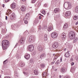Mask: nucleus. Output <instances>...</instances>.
<instances>
[{
  "instance_id": "9",
  "label": "nucleus",
  "mask_w": 78,
  "mask_h": 78,
  "mask_svg": "<svg viewBox=\"0 0 78 78\" xmlns=\"http://www.w3.org/2000/svg\"><path fill=\"white\" fill-rule=\"evenodd\" d=\"M15 14L14 13H13L10 16V19L11 20H13L14 19V18H15Z\"/></svg>"
},
{
  "instance_id": "54",
  "label": "nucleus",
  "mask_w": 78,
  "mask_h": 78,
  "mask_svg": "<svg viewBox=\"0 0 78 78\" xmlns=\"http://www.w3.org/2000/svg\"><path fill=\"white\" fill-rule=\"evenodd\" d=\"M60 62H62V58H60Z\"/></svg>"
},
{
  "instance_id": "64",
  "label": "nucleus",
  "mask_w": 78,
  "mask_h": 78,
  "mask_svg": "<svg viewBox=\"0 0 78 78\" xmlns=\"http://www.w3.org/2000/svg\"><path fill=\"white\" fill-rule=\"evenodd\" d=\"M59 78H61V76H60L59 77Z\"/></svg>"
},
{
  "instance_id": "63",
  "label": "nucleus",
  "mask_w": 78,
  "mask_h": 78,
  "mask_svg": "<svg viewBox=\"0 0 78 78\" xmlns=\"http://www.w3.org/2000/svg\"><path fill=\"white\" fill-rule=\"evenodd\" d=\"M64 51H66V48H65L64 49Z\"/></svg>"
},
{
  "instance_id": "27",
  "label": "nucleus",
  "mask_w": 78,
  "mask_h": 78,
  "mask_svg": "<svg viewBox=\"0 0 78 78\" xmlns=\"http://www.w3.org/2000/svg\"><path fill=\"white\" fill-rule=\"evenodd\" d=\"M29 43H32L33 42V41L32 39H29Z\"/></svg>"
},
{
  "instance_id": "58",
  "label": "nucleus",
  "mask_w": 78,
  "mask_h": 78,
  "mask_svg": "<svg viewBox=\"0 0 78 78\" xmlns=\"http://www.w3.org/2000/svg\"><path fill=\"white\" fill-rule=\"evenodd\" d=\"M78 21L76 22V25H78Z\"/></svg>"
},
{
  "instance_id": "14",
  "label": "nucleus",
  "mask_w": 78,
  "mask_h": 78,
  "mask_svg": "<svg viewBox=\"0 0 78 78\" xmlns=\"http://www.w3.org/2000/svg\"><path fill=\"white\" fill-rule=\"evenodd\" d=\"M68 27V24L67 23H65L63 26V28L64 30H66V29H67V27Z\"/></svg>"
},
{
  "instance_id": "46",
  "label": "nucleus",
  "mask_w": 78,
  "mask_h": 78,
  "mask_svg": "<svg viewBox=\"0 0 78 78\" xmlns=\"http://www.w3.org/2000/svg\"><path fill=\"white\" fill-rule=\"evenodd\" d=\"M30 31H32V32H34V30H33L32 29H31L30 30Z\"/></svg>"
},
{
  "instance_id": "15",
  "label": "nucleus",
  "mask_w": 78,
  "mask_h": 78,
  "mask_svg": "<svg viewBox=\"0 0 78 78\" xmlns=\"http://www.w3.org/2000/svg\"><path fill=\"white\" fill-rule=\"evenodd\" d=\"M43 78H47V73L46 72L43 73L42 74Z\"/></svg>"
},
{
  "instance_id": "16",
  "label": "nucleus",
  "mask_w": 78,
  "mask_h": 78,
  "mask_svg": "<svg viewBox=\"0 0 78 78\" xmlns=\"http://www.w3.org/2000/svg\"><path fill=\"white\" fill-rule=\"evenodd\" d=\"M25 42V41L23 40L20 39L19 41V43H20L21 44H23V42Z\"/></svg>"
},
{
  "instance_id": "26",
  "label": "nucleus",
  "mask_w": 78,
  "mask_h": 78,
  "mask_svg": "<svg viewBox=\"0 0 78 78\" xmlns=\"http://www.w3.org/2000/svg\"><path fill=\"white\" fill-rule=\"evenodd\" d=\"M73 19L74 20H77L78 19V16H74Z\"/></svg>"
},
{
  "instance_id": "8",
  "label": "nucleus",
  "mask_w": 78,
  "mask_h": 78,
  "mask_svg": "<svg viewBox=\"0 0 78 78\" xmlns=\"http://www.w3.org/2000/svg\"><path fill=\"white\" fill-rule=\"evenodd\" d=\"M21 11H26V8L25 6L24 5L22 6L21 8Z\"/></svg>"
},
{
  "instance_id": "34",
  "label": "nucleus",
  "mask_w": 78,
  "mask_h": 78,
  "mask_svg": "<svg viewBox=\"0 0 78 78\" xmlns=\"http://www.w3.org/2000/svg\"><path fill=\"white\" fill-rule=\"evenodd\" d=\"M42 13L43 14H45V11L44 10H43L42 12Z\"/></svg>"
},
{
  "instance_id": "35",
  "label": "nucleus",
  "mask_w": 78,
  "mask_h": 78,
  "mask_svg": "<svg viewBox=\"0 0 78 78\" xmlns=\"http://www.w3.org/2000/svg\"><path fill=\"white\" fill-rule=\"evenodd\" d=\"M36 1V0H32V2L33 3H35Z\"/></svg>"
},
{
  "instance_id": "12",
  "label": "nucleus",
  "mask_w": 78,
  "mask_h": 78,
  "mask_svg": "<svg viewBox=\"0 0 78 78\" xmlns=\"http://www.w3.org/2000/svg\"><path fill=\"white\" fill-rule=\"evenodd\" d=\"M71 13L70 12V11H67L65 14V15L66 16V17H68V16H69L70 15V14Z\"/></svg>"
},
{
  "instance_id": "31",
  "label": "nucleus",
  "mask_w": 78,
  "mask_h": 78,
  "mask_svg": "<svg viewBox=\"0 0 78 78\" xmlns=\"http://www.w3.org/2000/svg\"><path fill=\"white\" fill-rule=\"evenodd\" d=\"M64 78H70V76H67L64 77Z\"/></svg>"
},
{
  "instance_id": "50",
  "label": "nucleus",
  "mask_w": 78,
  "mask_h": 78,
  "mask_svg": "<svg viewBox=\"0 0 78 78\" xmlns=\"http://www.w3.org/2000/svg\"><path fill=\"white\" fill-rule=\"evenodd\" d=\"M47 5L46 4H45L44 5V6H45V7H47Z\"/></svg>"
},
{
  "instance_id": "42",
  "label": "nucleus",
  "mask_w": 78,
  "mask_h": 78,
  "mask_svg": "<svg viewBox=\"0 0 78 78\" xmlns=\"http://www.w3.org/2000/svg\"><path fill=\"white\" fill-rule=\"evenodd\" d=\"M35 54H36V52L35 51L32 53V55H35Z\"/></svg>"
},
{
  "instance_id": "13",
  "label": "nucleus",
  "mask_w": 78,
  "mask_h": 78,
  "mask_svg": "<svg viewBox=\"0 0 78 78\" xmlns=\"http://www.w3.org/2000/svg\"><path fill=\"white\" fill-rule=\"evenodd\" d=\"M46 56V55L45 54H43L40 55L41 59H44V58H45Z\"/></svg>"
},
{
  "instance_id": "45",
  "label": "nucleus",
  "mask_w": 78,
  "mask_h": 78,
  "mask_svg": "<svg viewBox=\"0 0 78 78\" xmlns=\"http://www.w3.org/2000/svg\"><path fill=\"white\" fill-rule=\"evenodd\" d=\"M9 37V36L8 35H7L5 37V39H8Z\"/></svg>"
},
{
  "instance_id": "18",
  "label": "nucleus",
  "mask_w": 78,
  "mask_h": 78,
  "mask_svg": "<svg viewBox=\"0 0 78 78\" xmlns=\"http://www.w3.org/2000/svg\"><path fill=\"white\" fill-rule=\"evenodd\" d=\"M26 59H29L30 58V55L29 54H27L25 56Z\"/></svg>"
},
{
  "instance_id": "28",
  "label": "nucleus",
  "mask_w": 78,
  "mask_h": 78,
  "mask_svg": "<svg viewBox=\"0 0 78 78\" xmlns=\"http://www.w3.org/2000/svg\"><path fill=\"white\" fill-rule=\"evenodd\" d=\"M40 66L41 68H44L45 67V65L44 64H41L40 65Z\"/></svg>"
},
{
  "instance_id": "5",
  "label": "nucleus",
  "mask_w": 78,
  "mask_h": 78,
  "mask_svg": "<svg viewBox=\"0 0 78 78\" xmlns=\"http://www.w3.org/2000/svg\"><path fill=\"white\" fill-rule=\"evenodd\" d=\"M51 36L52 38H56L58 37V34L56 32H53L51 33Z\"/></svg>"
},
{
  "instance_id": "19",
  "label": "nucleus",
  "mask_w": 78,
  "mask_h": 78,
  "mask_svg": "<svg viewBox=\"0 0 78 78\" xmlns=\"http://www.w3.org/2000/svg\"><path fill=\"white\" fill-rule=\"evenodd\" d=\"M69 51H68L67 53H66L65 54V56L66 58H68L69 57V56H70V54L69 53Z\"/></svg>"
},
{
  "instance_id": "43",
  "label": "nucleus",
  "mask_w": 78,
  "mask_h": 78,
  "mask_svg": "<svg viewBox=\"0 0 78 78\" xmlns=\"http://www.w3.org/2000/svg\"><path fill=\"white\" fill-rule=\"evenodd\" d=\"M19 23H20V24H21L22 23V21H20L19 22Z\"/></svg>"
},
{
  "instance_id": "25",
  "label": "nucleus",
  "mask_w": 78,
  "mask_h": 78,
  "mask_svg": "<svg viewBox=\"0 0 78 78\" xmlns=\"http://www.w3.org/2000/svg\"><path fill=\"white\" fill-rule=\"evenodd\" d=\"M20 66L21 67H24L25 66V63L21 62V63Z\"/></svg>"
},
{
  "instance_id": "49",
  "label": "nucleus",
  "mask_w": 78,
  "mask_h": 78,
  "mask_svg": "<svg viewBox=\"0 0 78 78\" xmlns=\"http://www.w3.org/2000/svg\"><path fill=\"white\" fill-rule=\"evenodd\" d=\"M71 66H73L74 65V62H72L71 64Z\"/></svg>"
},
{
  "instance_id": "44",
  "label": "nucleus",
  "mask_w": 78,
  "mask_h": 78,
  "mask_svg": "<svg viewBox=\"0 0 78 78\" xmlns=\"http://www.w3.org/2000/svg\"><path fill=\"white\" fill-rule=\"evenodd\" d=\"M73 61V58H71L70 59V61H71V62H72Z\"/></svg>"
},
{
  "instance_id": "6",
  "label": "nucleus",
  "mask_w": 78,
  "mask_h": 78,
  "mask_svg": "<svg viewBox=\"0 0 78 78\" xmlns=\"http://www.w3.org/2000/svg\"><path fill=\"white\" fill-rule=\"evenodd\" d=\"M52 47L54 48H58V42H54L53 45Z\"/></svg>"
},
{
  "instance_id": "32",
  "label": "nucleus",
  "mask_w": 78,
  "mask_h": 78,
  "mask_svg": "<svg viewBox=\"0 0 78 78\" xmlns=\"http://www.w3.org/2000/svg\"><path fill=\"white\" fill-rule=\"evenodd\" d=\"M28 17H27L26 16L23 19L24 20H27V19H28Z\"/></svg>"
},
{
  "instance_id": "53",
  "label": "nucleus",
  "mask_w": 78,
  "mask_h": 78,
  "mask_svg": "<svg viewBox=\"0 0 78 78\" xmlns=\"http://www.w3.org/2000/svg\"><path fill=\"white\" fill-rule=\"evenodd\" d=\"M9 1V0H5V2H8Z\"/></svg>"
},
{
  "instance_id": "11",
  "label": "nucleus",
  "mask_w": 78,
  "mask_h": 78,
  "mask_svg": "<svg viewBox=\"0 0 78 78\" xmlns=\"http://www.w3.org/2000/svg\"><path fill=\"white\" fill-rule=\"evenodd\" d=\"M11 8H12V9H14L15 8H16V4L15 3H13L11 5H10Z\"/></svg>"
},
{
  "instance_id": "57",
  "label": "nucleus",
  "mask_w": 78,
  "mask_h": 78,
  "mask_svg": "<svg viewBox=\"0 0 78 78\" xmlns=\"http://www.w3.org/2000/svg\"><path fill=\"white\" fill-rule=\"evenodd\" d=\"M16 56H17V58H18V57H19V55H16Z\"/></svg>"
},
{
  "instance_id": "48",
  "label": "nucleus",
  "mask_w": 78,
  "mask_h": 78,
  "mask_svg": "<svg viewBox=\"0 0 78 78\" xmlns=\"http://www.w3.org/2000/svg\"><path fill=\"white\" fill-rule=\"evenodd\" d=\"M38 27L39 28V29L40 30H41V27L40 26H38Z\"/></svg>"
},
{
  "instance_id": "2",
  "label": "nucleus",
  "mask_w": 78,
  "mask_h": 78,
  "mask_svg": "<svg viewBox=\"0 0 78 78\" xmlns=\"http://www.w3.org/2000/svg\"><path fill=\"white\" fill-rule=\"evenodd\" d=\"M64 5L66 9H71V8H72V5H71L70 3L69 2H65Z\"/></svg>"
},
{
  "instance_id": "10",
  "label": "nucleus",
  "mask_w": 78,
  "mask_h": 78,
  "mask_svg": "<svg viewBox=\"0 0 78 78\" xmlns=\"http://www.w3.org/2000/svg\"><path fill=\"white\" fill-rule=\"evenodd\" d=\"M38 50L40 51H42L43 50V48H42V47L41 46L39 45L38 47Z\"/></svg>"
},
{
  "instance_id": "30",
  "label": "nucleus",
  "mask_w": 78,
  "mask_h": 78,
  "mask_svg": "<svg viewBox=\"0 0 78 78\" xmlns=\"http://www.w3.org/2000/svg\"><path fill=\"white\" fill-rule=\"evenodd\" d=\"M44 39H47V34H45L44 35Z\"/></svg>"
},
{
  "instance_id": "62",
  "label": "nucleus",
  "mask_w": 78,
  "mask_h": 78,
  "mask_svg": "<svg viewBox=\"0 0 78 78\" xmlns=\"http://www.w3.org/2000/svg\"><path fill=\"white\" fill-rule=\"evenodd\" d=\"M1 26H2V23H0V27H1Z\"/></svg>"
},
{
  "instance_id": "56",
  "label": "nucleus",
  "mask_w": 78,
  "mask_h": 78,
  "mask_svg": "<svg viewBox=\"0 0 78 78\" xmlns=\"http://www.w3.org/2000/svg\"><path fill=\"white\" fill-rule=\"evenodd\" d=\"M31 8H32V7H30V10H32V9Z\"/></svg>"
},
{
  "instance_id": "38",
  "label": "nucleus",
  "mask_w": 78,
  "mask_h": 78,
  "mask_svg": "<svg viewBox=\"0 0 78 78\" xmlns=\"http://www.w3.org/2000/svg\"><path fill=\"white\" fill-rule=\"evenodd\" d=\"M26 16L28 17L30 16V14L29 13H27L26 14Z\"/></svg>"
},
{
  "instance_id": "41",
  "label": "nucleus",
  "mask_w": 78,
  "mask_h": 78,
  "mask_svg": "<svg viewBox=\"0 0 78 78\" xmlns=\"http://www.w3.org/2000/svg\"><path fill=\"white\" fill-rule=\"evenodd\" d=\"M2 32L3 33H6V32L5 31V30H4V29H2Z\"/></svg>"
},
{
  "instance_id": "29",
  "label": "nucleus",
  "mask_w": 78,
  "mask_h": 78,
  "mask_svg": "<svg viewBox=\"0 0 78 78\" xmlns=\"http://www.w3.org/2000/svg\"><path fill=\"white\" fill-rule=\"evenodd\" d=\"M8 13H9V14H11V12H12V11H11V10L10 9H9L8 11Z\"/></svg>"
},
{
  "instance_id": "47",
  "label": "nucleus",
  "mask_w": 78,
  "mask_h": 78,
  "mask_svg": "<svg viewBox=\"0 0 78 78\" xmlns=\"http://www.w3.org/2000/svg\"><path fill=\"white\" fill-rule=\"evenodd\" d=\"M29 39H33V38H32V36H30V37Z\"/></svg>"
},
{
  "instance_id": "21",
  "label": "nucleus",
  "mask_w": 78,
  "mask_h": 78,
  "mask_svg": "<svg viewBox=\"0 0 78 78\" xmlns=\"http://www.w3.org/2000/svg\"><path fill=\"white\" fill-rule=\"evenodd\" d=\"M53 29V28L51 27H50L48 28V31H50L51 30Z\"/></svg>"
},
{
  "instance_id": "23",
  "label": "nucleus",
  "mask_w": 78,
  "mask_h": 78,
  "mask_svg": "<svg viewBox=\"0 0 78 78\" xmlns=\"http://www.w3.org/2000/svg\"><path fill=\"white\" fill-rule=\"evenodd\" d=\"M61 71L62 73H64V71H65V69H64V68H62L61 69Z\"/></svg>"
},
{
  "instance_id": "37",
  "label": "nucleus",
  "mask_w": 78,
  "mask_h": 78,
  "mask_svg": "<svg viewBox=\"0 0 78 78\" xmlns=\"http://www.w3.org/2000/svg\"><path fill=\"white\" fill-rule=\"evenodd\" d=\"M57 58H58V57L56 55H55L54 57V60H55V59H57Z\"/></svg>"
},
{
  "instance_id": "17",
  "label": "nucleus",
  "mask_w": 78,
  "mask_h": 78,
  "mask_svg": "<svg viewBox=\"0 0 78 78\" xmlns=\"http://www.w3.org/2000/svg\"><path fill=\"white\" fill-rule=\"evenodd\" d=\"M59 11V9L58 8H56L54 10V12L55 13H56L57 12H58Z\"/></svg>"
},
{
  "instance_id": "36",
  "label": "nucleus",
  "mask_w": 78,
  "mask_h": 78,
  "mask_svg": "<svg viewBox=\"0 0 78 78\" xmlns=\"http://www.w3.org/2000/svg\"><path fill=\"white\" fill-rule=\"evenodd\" d=\"M24 20V23L25 24H27L28 23V21L26 20Z\"/></svg>"
},
{
  "instance_id": "51",
  "label": "nucleus",
  "mask_w": 78,
  "mask_h": 78,
  "mask_svg": "<svg viewBox=\"0 0 78 78\" xmlns=\"http://www.w3.org/2000/svg\"><path fill=\"white\" fill-rule=\"evenodd\" d=\"M22 39H25V37H22Z\"/></svg>"
},
{
  "instance_id": "7",
  "label": "nucleus",
  "mask_w": 78,
  "mask_h": 78,
  "mask_svg": "<svg viewBox=\"0 0 78 78\" xmlns=\"http://www.w3.org/2000/svg\"><path fill=\"white\" fill-rule=\"evenodd\" d=\"M61 37L62 39H66V34L65 33H63L61 35Z\"/></svg>"
},
{
  "instance_id": "59",
  "label": "nucleus",
  "mask_w": 78,
  "mask_h": 78,
  "mask_svg": "<svg viewBox=\"0 0 78 78\" xmlns=\"http://www.w3.org/2000/svg\"><path fill=\"white\" fill-rule=\"evenodd\" d=\"M2 7H3V8H4V7H5V5L4 4H3Z\"/></svg>"
},
{
  "instance_id": "52",
  "label": "nucleus",
  "mask_w": 78,
  "mask_h": 78,
  "mask_svg": "<svg viewBox=\"0 0 78 78\" xmlns=\"http://www.w3.org/2000/svg\"><path fill=\"white\" fill-rule=\"evenodd\" d=\"M23 73L24 74L25 76H27V75H26L25 72H23Z\"/></svg>"
},
{
  "instance_id": "1",
  "label": "nucleus",
  "mask_w": 78,
  "mask_h": 78,
  "mask_svg": "<svg viewBox=\"0 0 78 78\" xmlns=\"http://www.w3.org/2000/svg\"><path fill=\"white\" fill-rule=\"evenodd\" d=\"M9 44V42L6 40L3 41L2 43V46L3 50H6L8 45Z\"/></svg>"
},
{
  "instance_id": "60",
  "label": "nucleus",
  "mask_w": 78,
  "mask_h": 78,
  "mask_svg": "<svg viewBox=\"0 0 78 78\" xmlns=\"http://www.w3.org/2000/svg\"><path fill=\"white\" fill-rule=\"evenodd\" d=\"M41 16H40L39 17V18L40 19H41Z\"/></svg>"
},
{
  "instance_id": "20",
  "label": "nucleus",
  "mask_w": 78,
  "mask_h": 78,
  "mask_svg": "<svg viewBox=\"0 0 78 78\" xmlns=\"http://www.w3.org/2000/svg\"><path fill=\"white\" fill-rule=\"evenodd\" d=\"M34 73L35 75H38V71L37 70H34Z\"/></svg>"
},
{
  "instance_id": "33",
  "label": "nucleus",
  "mask_w": 78,
  "mask_h": 78,
  "mask_svg": "<svg viewBox=\"0 0 78 78\" xmlns=\"http://www.w3.org/2000/svg\"><path fill=\"white\" fill-rule=\"evenodd\" d=\"M47 28V27L46 26H45L44 27H43V30H46Z\"/></svg>"
},
{
  "instance_id": "4",
  "label": "nucleus",
  "mask_w": 78,
  "mask_h": 78,
  "mask_svg": "<svg viewBox=\"0 0 78 78\" xmlns=\"http://www.w3.org/2000/svg\"><path fill=\"white\" fill-rule=\"evenodd\" d=\"M28 50L30 51H32L34 50V45L33 44L29 45L28 47Z\"/></svg>"
},
{
  "instance_id": "39",
  "label": "nucleus",
  "mask_w": 78,
  "mask_h": 78,
  "mask_svg": "<svg viewBox=\"0 0 78 78\" xmlns=\"http://www.w3.org/2000/svg\"><path fill=\"white\" fill-rule=\"evenodd\" d=\"M7 61V60H6L4 62H3V64H6V63H7V62H6V61Z\"/></svg>"
},
{
  "instance_id": "22",
  "label": "nucleus",
  "mask_w": 78,
  "mask_h": 78,
  "mask_svg": "<svg viewBox=\"0 0 78 78\" xmlns=\"http://www.w3.org/2000/svg\"><path fill=\"white\" fill-rule=\"evenodd\" d=\"M75 12H78V6L76 7L75 8Z\"/></svg>"
},
{
  "instance_id": "3",
  "label": "nucleus",
  "mask_w": 78,
  "mask_h": 78,
  "mask_svg": "<svg viewBox=\"0 0 78 78\" xmlns=\"http://www.w3.org/2000/svg\"><path fill=\"white\" fill-rule=\"evenodd\" d=\"M69 39H75V33L73 31L70 32L69 33Z\"/></svg>"
},
{
  "instance_id": "24",
  "label": "nucleus",
  "mask_w": 78,
  "mask_h": 78,
  "mask_svg": "<svg viewBox=\"0 0 78 78\" xmlns=\"http://www.w3.org/2000/svg\"><path fill=\"white\" fill-rule=\"evenodd\" d=\"M30 64H33V60L30 59Z\"/></svg>"
},
{
  "instance_id": "61",
  "label": "nucleus",
  "mask_w": 78,
  "mask_h": 78,
  "mask_svg": "<svg viewBox=\"0 0 78 78\" xmlns=\"http://www.w3.org/2000/svg\"><path fill=\"white\" fill-rule=\"evenodd\" d=\"M56 64H58V62H56Z\"/></svg>"
},
{
  "instance_id": "40",
  "label": "nucleus",
  "mask_w": 78,
  "mask_h": 78,
  "mask_svg": "<svg viewBox=\"0 0 78 78\" xmlns=\"http://www.w3.org/2000/svg\"><path fill=\"white\" fill-rule=\"evenodd\" d=\"M77 41V39H74V41H73V43H75V42H76Z\"/></svg>"
},
{
  "instance_id": "55",
  "label": "nucleus",
  "mask_w": 78,
  "mask_h": 78,
  "mask_svg": "<svg viewBox=\"0 0 78 78\" xmlns=\"http://www.w3.org/2000/svg\"><path fill=\"white\" fill-rule=\"evenodd\" d=\"M5 19L6 20H8V16H6V17H5Z\"/></svg>"
}]
</instances>
